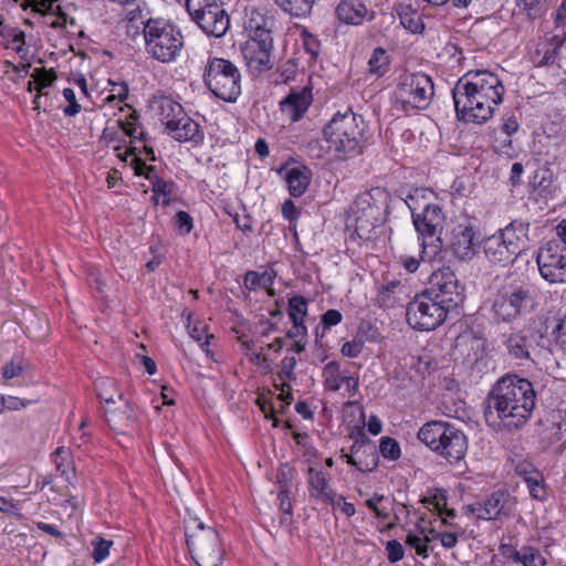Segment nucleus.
<instances>
[{"mask_svg": "<svg viewBox=\"0 0 566 566\" xmlns=\"http://www.w3.org/2000/svg\"><path fill=\"white\" fill-rule=\"evenodd\" d=\"M128 97V86L124 82H113L109 81V88L106 94L102 97V106L103 107H118V109L123 112H127L123 117H119L115 120L107 123L105 128L114 123L120 122L123 126L135 123L137 127H140L136 117L135 111L126 103Z\"/></svg>", "mask_w": 566, "mask_h": 566, "instance_id": "obj_19", "label": "nucleus"}, {"mask_svg": "<svg viewBox=\"0 0 566 566\" xmlns=\"http://www.w3.org/2000/svg\"><path fill=\"white\" fill-rule=\"evenodd\" d=\"M0 512L11 515L19 514V507L12 500L3 497L0 495Z\"/></svg>", "mask_w": 566, "mask_h": 566, "instance_id": "obj_64", "label": "nucleus"}, {"mask_svg": "<svg viewBox=\"0 0 566 566\" xmlns=\"http://www.w3.org/2000/svg\"><path fill=\"white\" fill-rule=\"evenodd\" d=\"M530 495L538 501H545L547 497V491L544 484V480L542 474H537L535 478H528V481H526Z\"/></svg>", "mask_w": 566, "mask_h": 566, "instance_id": "obj_53", "label": "nucleus"}, {"mask_svg": "<svg viewBox=\"0 0 566 566\" xmlns=\"http://www.w3.org/2000/svg\"><path fill=\"white\" fill-rule=\"evenodd\" d=\"M159 119L168 134L178 142L199 143L203 139L200 124L179 103L170 98L161 99Z\"/></svg>", "mask_w": 566, "mask_h": 566, "instance_id": "obj_12", "label": "nucleus"}, {"mask_svg": "<svg viewBox=\"0 0 566 566\" xmlns=\"http://www.w3.org/2000/svg\"><path fill=\"white\" fill-rule=\"evenodd\" d=\"M205 0H185L186 9L191 19L199 25V14L203 12Z\"/></svg>", "mask_w": 566, "mask_h": 566, "instance_id": "obj_62", "label": "nucleus"}, {"mask_svg": "<svg viewBox=\"0 0 566 566\" xmlns=\"http://www.w3.org/2000/svg\"><path fill=\"white\" fill-rule=\"evenodd\" d=\"M364 443L365 441L361 440V441H356L352 448H350V451H352V454H343V458L346 459V462L353 467H355L358 471H361V472H370L373 471L374 469L377 468L378 465V461H377V455L376 453L373 451L371 448L370 449V454H371V460L369 462H363L360 460H357L355 458L354 454L358 453L360 449L364 448Z\"/></svg>", "mask_w": 566, "mask_h": 566, "instance_id": "obj_41", "label": "nucleus"}, {"mask_svg": "<svg viewBox=\"0 0 566 566\" xmlns=\"http://www.w3.org/2000/svg\"><path fill=\"white\" fill-rule=\"evenodd\" d=\"M97 396L105 402V407H113L117 401H122L123 394L117 390L114 379L102 377L95 381Z\"/></svg>", "mask_w": 566, "mask_h": 566, "instance_id": "obj_34", "label": "nucleus"}, {"mask_svg": "<svg viewBox=\"0 0 566 566\" xmlns=\"http://www.w3.org/2000/svg\"><path fill=\"white\" fill-rule=\"evenodd\" d=\"M3 402L6 410L10 411H19L25 409L36 402V400L23 399L15 396H4Z\"/></svg>", "mask_w": 566, "mask_h": 566, "instance_id": "obj_57", "label": "nucleus"}, {"mask_svg": "<svg viewBox=\"0 0 566 566\" xmlns=\"http://www.w3.org/2000/svg\"><path fill=\"white\" fill-rule=\"evenodd\" d=\"M418 439L449 463L464 459L468 451L467 436L446 421L424 423L418 432Z\"/></svg>", "mask_w": 566, "mask_h": 566, "instance_id": "obj_7", "label": "nucleus"}, {"mask_svg": "<svg viewBox=\"0 0 566 566\" xmlns=\"http://www.w3.org/2000/svg\"><path fill=\"white\" fill-rule=\"evenodd\" d=\"M400 24L411 33H419L423 30L424 25L420 14L410 6L399 4L396 8Z\"/></svg>", "mask_w": 566, "mask_h": 566, "instance_id": "obj_36", "label": "nucleus"}, {"mask_svg": "<svg viewBox=\"0 0 566 566\" xmlns=\"http://www.w3.org/2000/svg\"><path fill=\"white\" fill-rule=\"evenodd\" d=\"M420 261L424 262L421 256L418 259L416 256L402 254L399 256V262L403 266V269L409 273H415L420 264Z\"/></svg>", "mask_w": 566, "mask_h": 566, "instance_id": "obj_63", "label": "nucleus"}, {"mask_svg": "<svg viewBox=\"0 0 566 566\" xmlns=\"http://www.w3.org/2000/svg\"><path fill=\"white\" fill-rule=\"evenodd\" d=\"M325 503L329 504L333 510L342 513L346 517H352L356 513L355 505L347 502L344 496L336 495V493L332 495V500H327Z\"/></svg>", "mask_w": 566, "mask_h": 566, "instance_id": "obj_54", "label": "nucleus"}, {"mask_svg": "<svg viewBox=\"0 0 566 566\" xmlns=\"http://www.w3.org/2000/svg\"><path fill=\"white\" fill-rule=\"evenodd\" d=\"M274 3L285 13L304 18L312 11L316 0H273Z\"/></svg>", "mask_w": 566, "mask_h": 566, "instance_id": "obj_37", "label": "nucleus"}, {"mask_svg": "<svg viewBox=\"0 0 566 566\" xmlns=\"http://www.w3.org/2000/svg\"><path fill=\"white\" fill-rule=\"evenodd\" d=\"M271 24V19L258 10L248 12L243 23L248 39H272Z\"/></svg>", "mask_w": 566, "mask_h": 566, "instance_id": "obj_30", "label": "nucleus"}, {"mask_svg": "<svg viewBox=\"0 0 566 566\" xmlns=\"http://www.w3.org/2000/svg\"><path fill=\"white\" fill-rule=\"evenodd\" d=\"M1 39L7 49L12 50L17 55L28 61L31 57L30 45L25 42V34L19 28L12 27L11 29L1 30Z\"/></svg>", "mask_w": 566, "mask_h": 566, "instance_id": "obj_32", "label": "nucleus"}, {"mask_svg": "<svg viewBox=\"0 0 566 566\" xmlns=\"http://www.w3.org/2000/svg\"><path fill=\"white\" fill-rule=\"evenodd\" d=\"M146 53L160 63L176 62L184 50L185 39L179 27L164 18H150L144 23Z\"/></svg>", "mask_w": 566, "mask_h": 566, "instance_id": "obj_6", "label": "nucleus"}, {"mask_svg": "<svg viewBox=\"0 0 566 566\" xmlns=\"http://www.w3.org/2000/svg\"><path fill=\"white\" fill-rule=\"evenodd\" d=\"M241 345L245 350V355L249 359L263 368L264 370H270L273 358L271 357V353L277 354L282 349L283 342L281 338H275L274 342L266 346V352H256L253 349V344L249 340H242Z\"/></svg>", "mask_w": 566, "mask_h": 566, "instance_id": "obj_31", "label": "nucleus"}, {"mask_svg": "<svg viewBox=\"0 0 566 566\" xmlns=\"http://www.w3.org/2000/svg\"><path fill=\"white\" fill-rule=\"evenodd\" d=\"M424 292L450 311L463 300V287L449 268L434 271L430 277V286Z\"/></svg>", "mask_w": 566, "mask_h": 566, "instance_id": "obj_15", "label": "nucleus"}, {"mask_svg": "<svg viewBox=\"0 0 566 566\" xmlns=\"http://www.w3.org/2000/svg\"><path fill=\"white\" fill-rule=\"evenodd\" d=\"M368 65L369 72L375 76L379 77L384 75L389 65V56L387 52L381 48L375 49L369 59Z\"/></svg>", "mask_w": 566, "mask_h": 566, "instance_id": "obj_46", "label": "nucleus"}, {"mask_svg": "<svg viewBox=\"0 0 566 566\" xmlns=\"http://www.w3.org/2000/svg\"><path fill=\"white\" fill-rule=\"evenodd\" d=\"M343 319V315L337 310H328L322 315L321 323L325 329L338 325Z\"/></svg>", "mask_w": 566, "mask_h": 566, "instance_id": "obj_61", "label": "nucleus"}, {"mask_svg": "<svg viewBox=\"0 0 566 566\" xmlns=\"http://www.w3.org/2000/svg\"><path fill=\"white\" fill-rule=\"evenodd\" d=\"M504 92L496 74L486 70L467 72L452 92L458 118L474 124L488 122L503 102Z\"/></svg>", "mask_w": 566, "mask_h": 566, "instance_id": "obj_2", "label": "nucleus"}, {"mask_svg": "<svg viewBox=\"0 0 566 566\" xmlns=\"http://www.w3.org/2000/svg\"><path fill=\"white\" fill-rule=\"evenodd\" d=\"M31 376V365L20 356L12 357L1 367V378L4 385L29 386L32 381H27Z\"/></svg>", "mask_w": 566, "mask_h": 566, "instance_id": "obj_27", "label": "nucleus"}, {"mask_svg": "<svg viewBox=\"0 0 566 566\" xmlns=\"http://www.w3.org/2000/svg\"><path fill=\"white\" fill-rule=\"evenodd\" d=\"M388 500L385 495L374 493L365 501V505L375 514L378 520L385 521L389 517V509L386 505Z\"/></svg>", "mask_w": 566, "mask_h": 566, "instance_id": "obj_47", "label": "nucleus"}, {"mask_svg": "<svg viewBox=\"0 0 566 566\" xmlns=\"http://www.w3.org/2000/svg\"><path fill=\"white\" fill-rule=\"evenodd\" d=\"M501 555L511 563L522 566H546L547 559L543 553L532 545L525 544L514 547L510 544H501L499 547Z\"/></svg>", "mask_w": 566, "mask_h": 566, "instance_id": "obj_25", "label": "nucleus"}, {"mask_svg": "<svg viewBox=\"0 0 566 566\" xmlns=\"http://www.w3.org/2000/svg\"><path fill=\"white\" fill-rule=\"evenodd\" d=\"M515 472L524 479V481H528V478H536L541 472L527 460L518 461L515 465Z\"/></svg>", "mask_w": 566, "mask_h": 566, "instance_id": "obj_60", "label": "nucleus"}, {"mask_svg": "<svg viewBox=\"0 0 566 566\" xmlns=\"http://www.w3.org/2000/svg\"><path fill=\"white\" fill-rule=\"evenodd\" d=\"M272 39H248L242 54L250 72L260 74L271 69Z\"/></svg>", "mask_w": 566, "mask_h": 566, "instance_id": "obj_18", "label": "nucleus"}, {"mask_svg": "<svg viewBox=\"0 0 566 566\" xmlns=\"http://www.w3.org/2000/svg\"><path fill=\"white\" fill-rule=\"evenodd\" d=\"M541 276L551 284L566 282V249L557 241H548L537 254Z\"/></svg>", "mask_w": 566, "mask_h": 566, "instance_id": "obj_17", "label": "nucleus"}, {"mask_svg": "<svg viewBox=\"0 0 566 566\" xmlns=\"http://www.w3.org/2000/svg\"><path fill=\"white\" fill-rule=\"evenodd\" d=\"M536 305L534 292L524 286H516L501 291L493 303V311L497 318L512 321L518 315L530 313Z\"/></svg>", "mask_w": 566, "mask_h": 566, "instance_id": "obj_14", "label": "nucleus"}, {"mask_svg": "<svg viewBox=\"0 0 566 566\" xmlns=\"http://www.w3.org/2000/svg\"><path fill=\"white\" fill-rule=\"evenodd\" d=\"M187 327L189 335L199 343L202 350L208 353L210 339L213 338V336L207 333L206 325L201 322H189Z\"/></svg>", "mask_w": 566, "mask_h": 566, "instance_id": "obj_48", "label": "nucleus"}, {"mask_svg": "<svg viewBox=\"0 0 566 566\" xmlns=\"http://www.w3.org/2000/svg\"><path fill=\"white\" fill-rule=\"evenodd\" d=\"M411 211L412 223L421 245V259L433 262L441 253L442 244L438 237L444 222V213L436 193L428 188H417L405 200Z\"/></svg>", "mask_w": 566, "mask_h": 566, "instance_id": "obj_3", "label": "nucleus"}, {"mask_svg": "<svg viewBox=\"0 0 566 566\" xmlns=\"http://www.w3.org/2000/svg\"><path fill=\"white\" fill-rule=\"evenodd\" d=\"M535 406V392L531 381L517 376L503 377L490 399V409L506 428L523 426Z\"/></svg>", "mask_w": 566, "mask_h": 566, "instance_id": "obj_4", "label": "nucleus"}, {"mask_svg": "<svg viewBox=\"0 0 566 566\" xmlns=\"http://www.w3.org/2000/svg\"><path fill=\"white\" fill-rule=\"evenodd\" d=\"M368 126L363 116L348 109L337 112L323 127L327 151L336 160H347L361 154Z\"/></svg>", "mask_w": 566, "mask_h": 566, "instance_id": "obj_5", "label": "nucleus"}, {"mask_svg": "<svg viewBox=\"0 0 566 566\" xmlns=\"http://www.w3.org/2000/svg\"><path fill=\"white\" fill-rule=\"evenodd\" d=\"M279 175L284 179L291 196H302L312 179L311 170L298 163H287L279 170Z\"/></svg>", "mask_w": 566, "mask_h": 566, "instance_id": "obj_24", "label": "nucleus"}, {"mask_svg": "<svg viewBox=\"0 0 566 566\" xmlns=\"http://www.w3.org/2000/svg\"><path fill=\"white\" fill-rule=\"evenodd\" d=\"M294 469L289 464H282L276 472L275 479L279 485L277 497L281 501V506L284 509L285 502L289 499V493L292 488Z\"/></svg>", "mask_w": 566, "mask_h": 566, "instance_id": "obj_40", "label": "nucleus"}, {"mask_svg": "<svg viewBox=\"0 0 566 566\" xmlns=\"http://www.w3.org/2000/svg\"><path fill=\"white\" fill-rule=\"evenodd\" d=\"M273 280V271H263L262 273L250 271L244 275V287L249 291H270Z\"/></svg>", "mask_w": 566, "mask_h": 566, "instance_id": "obj_39", "label": "nucleus"}, {"mask_svg": "<svg viewBox=\"0 0 566 566\" xmlns=\"http://www.w3.org/2000/svg\"><path fill=\"white\" fill-rule=\"evenodd\" d=\"M323 379L325 388L332 391H338L343 386H346L347 391L352 395L358 388V379L343 375L340 366L336 361H331L324 367Z\"/></svg>", "mask_w": 566, "mask_h": 566, "instance_id": "obj_29", "label": "nucleus"}, {"mask_svg": "<svg viewBox=\"0 0 566 566\" xmlns=\"http://www.w3.org/2000/svg\"><path fill=\"white\" fill-rule=\"evenodd\" d=\"M62 96L66 102V105L62 107L63 114L69 117L76 116L82 111V102L85 97L81 96L73 87L63 88Z\"/></svg>", "mask_w": 566, "mask_h": 566, "instance_id": "obj_44", "label": "nucleus"}, {"mask_svg": "<svg viewBox=\"0 0 566 566\" xmlns=\"http://www.w3.org/2000/svg\"><path fill=\"white\" fill-rule=\"evenodd\" d=\"M93 553L92 557L95 563L104 562L108 556L113 546V541L103 537H96L92 541Z\"/></svg>", "mask_w": 566, "mask_h": 566, "instance_id": "obj_51", "label": "nucleus"}, {"mask_svg": "<svg viewBox=\"0 0 566 566\" xmlns=\"http://www.w3.org/2000/svg\"><path fill=\"white\" fill-rule=\"evenodd\" d=\"M175 226L182 234H188L193 227L191 216L186 211H179L175 216Z\"/></svg>", "mask_w": 566, "mask_h": 566, "instance_id": "obj_59", "label": "nucleus"}, {"mask_svg": "<svg viewBox=\"0 0 566 566\" xmlns=\"http://www.w3.org/2000/svg\"><path fill=\"white\" fill-rule=\"evenodd\" d=\"M313 102L311 85L293 87L289 94L280 102L282 114L291 122H298Z\"/></svg>", "mask_w": 566, "mask_h": 566, "instance_id": "obj_21", "label": "nucleus"}, {"mask_svg": "<svg viewBox=\"0 0 566 566\" xmlns=\"http://www.w3.org/2000/svg\"><path fill=\"white\" fill-rule=\"evenodd\" d=\"M381 208L378 206L370 192H365L355 199L348 217H363V219H380Z\"/></svg>", "mask_w": 566, "mask_h": 566, "instance_id": "obj_33", "label": "nucleus"}, {"mask_svg": "<svg viewBox=\"0 0 566 566\" xmlns=\"http://www.w3.org/2000/svg\"><path fill=\"white\" fill-rule=\"evenodd\" d=\"M364 345V338L361 336H356L352 340L343 344L340 353L346 357L355 358L361 353Z\"/></svg>", "mask_w": 566, "mask_h": 566, "instance_id": "obj_56", "label": "nucleus"}, {"mask_svg": "<svg viewBox=\"0 0 566 566\" xmlns=\"http://www.w3.org/2000/svg\"><path fill=\"white\" fill-rule=\"evenodd\" d=\"M387 558L390 563H397L405 556V549L396 539L388 541L386 544Z\"/></svg>", "mask_w": 566, "mask_h": 566, "instance_id": "obj_58", "label": "nucleus"}, {"mask_svg": "<svg viewBox=\"0 0 566 566\" xmlns=\"http://www.w3.org/2000/svg\"><path fill=\"white\" fill-rule=\"evenodd\" d=\"M339 22L349 25H359L366 20H371L374 14L361 0H342L335 9Z\"/></svg>", "mask_w": 566, "mask_h": 566, "instance_id": "obj_26", "label": "nucleus"}, {"mask_svg": "<svg viewBox=\"0 0 566 566\" xmlns=\"http://www.w3.org/2000/svg\"><path fill=\"white\" fill-rule=\"evenodd\" d=\"M514 502L507 492H493L483 502L471 505V511L478 518L494 520L501 515H507L513 509Z\"/></svg>", "mask_w": 566, "mask_h": 566, "instance_id": "obj_22", "label": "nucleus"}, {"mask_svg": "<svg viewBox=\"0 0 566 566\" xmlns=\"http://www.w3.org/2000/svg\"><path fill=\"white\" fill-rule=\"evenodd\" d=\"M230 25V19L218 0H205L203 12L199 14V27L205 33L220 38L226 34Z\"/></svg>", "mask_w": 566, "mask_h": 566, "instance_id": "obj_20", "label": "nucleus"}, {"mask_svg": "<svg viewBox=\"0 0 566 566\" xmlns=\"http://www.w3.org/2000/svg\"><path fill=\"white\" fill-rule=\"evenodd\" d=\"M306 482L311 497L324 503L332 500L335 491L331 484V474L324 471L316 461L307 463Z\"/></svg>", "mask_w": 566, "mask_h": 566, "instance_id": "obj_23", "label": "nucleus"}, {"mask_svg": "<svg viewBox=\"0 0 566 566\" xmlns=\"http://www.w3.org/2000/svg\"><path fill=\"white\" fill-rule=\"evenodd\" d=\"M509 353L516 359L530 358L528 342L525 336L512 333L506 340Z\"/></svg>", "mask_w": 566, "mask_h": 566, "instance_id": "obj_43", "label": "nucleus"}, {"mask_svg": "<svg viewBox=\"0 0 566 566\" xmlns=\"http://www.w3.org/2000/svg\"><path fill=\"white\" fill-rule=\"evenodd\" d=\"M205 83L214 96L228 103L235 102L241 94L240 71L224 59H209L205 69Z\"/></svg>", "mask_w": 566, "mask_h": 566, "instance_id": "obj_10", "label": "nucleus"}, {"mask_svg": "<svg viewBox=\"0 0 566 566\" xmlns=\"http://www.w3.org/2000/svg\"><path fill=\"white\" fill-rule=\"evenodd\" d=\"M433 83L430 76L423 73L402 75L392 93V103L396 108L406 114L413 111L426 109L433 97Z\"/></svg>", "mask_w": 566, "mask_h": 566, "instance_id": "obj_9", "label": "nucleus"}, {"mask_svg": "<svg viewBox=\"0 0 566 566\" xmlns=\"http://www.w3.org/2000/svg\"><path fill=\"white\" fill-rule=\"evenodd\" d=\"M527 243L528 224L523 221H513L504 229L485 238L482 247L485 258L491 263L507 265L527 249Z\"/></svg>", "mask_w": 566, "mask_h": 566, "instance_id": "obj_8", "label": "nucleus"}, {"mask_svg": "<svg viewBox=\"0 0 566 566\" xmlns=\"http://www.w3.org/2000/svg\"><path fill=\"white\" fill-rule=\"evenodd\" d=\"M379 452L386 460L397 461L401 457L399 443L391 437H382L379 440Z\"/></svg>", "mask_w": 566, "mask_h": 566, "instance_id": "obj_49", "label": "nucleus"}, {"mask_svg": "<svg viewBox=\"0 0 566 566\" xmlns=\"http://www.w3.org/2000/svg\"><path fill=\"white\" fill-rule=\"evenodd\" d=\"M429 543L430 536L422 534H408L406 538V544L416 551V554L422 558H427L429 556Z\"/></svg>", "mask_w": 566, "mask_h": 566, "instance_id": "obj_50", "label": "nucleus"}, {"mask_svg": "<svg viewBox=\"0 0 566 566\" xmlns=\"http://www.w3.org/2000/svg\"><path fill=\"white\" fill-rule=\"evenodd\" d=\"M99 142L134 175L145 177L150 182L156 205L170 203L174 184L159 178L154 167L146 164L147 160H155V154L153 148L147 146L142 127H137L134 122L125 126L120 122L114 123L103 129Z\"/></svg>", "mask_w": 566, "mask_h": 566, "instance_id": "obj_1", "label": "nucleus"}, {"mask_svg": "<svg viewBox=\"0 0 566 566\" xmlns=\"http://www.w3.org/2000/svg\"><path fill=\"white\" fill-rule=\"evenodd\" d=\"M380 223V219L370 220L363 217H348L347 228L353 229L355 235L363 242H367L374 238L376 227Z\"/></svg>", "mask_w": 566, "mask_h": 566, "instance_id": "obj_35", "label": "nucleus"}, {"mask_svg": "<svg viewBox=\"0 0 566 566\" xmlns=\"http://www.w3.org/2000/svg\"><path fill=\"white\" fill-rule=\"evenodd\" d=\"M119 407H105V418L111 428L119 433H126L135 423L132 406L122 399Z\"/></svg>", "mask_w": 566, "mask_h": 566, "instance_id": "obj_28", "label": "nucleus"}, {"mask_svg": "<svg viewBox=\"0 0 566 566\" xmlns=\"http://www.w3.org/2000/svg\"><path fill=\"white\" fill-rule=\"evenodd\" d=\"M195 528L187 526V546L192 559L198 566H219L224 556V551L219 533L201 522L196 523Z\"/></svg>", "mask_w": 566, "mask_h": 566, "instance_id": "obj_11", "label": "nucleus"}, {"mask_svg": "<svg viewBox=\"0 0 566 566\" xmlns=\"http://www.w3.org/2000/svg\"><path fill=\"white\" fill-rule=\"evenodd\" d=\"M450 310L426 292L417 295L407 306L408 324L419 331H433L448 317Z\"/></svg>", "mask_w": 566, "mask_h": 566, "instance_id": "obj_13", "label": "nucleus"}, {"mask_svg": "<svg viewBox=\"0 0 566 566\" xmlns=\"http://www.w3.org/2000/svg\"><path fill=\"white\" fill-rule=\"evenodd\" d=\"M292 400L291 394L287 391L285 392L284 389L282 390V394H280L275 400L271 403L266 401L259 400V406L261 411L263 412L265 418L273 419V426H277V419L274 418V412L280 409L283 410L286 405H290Z\"/></svg>", "mask_w": 566, "mask_h": 566, "instance_id": "obj_42", "label": "nucleus"}, {"mask_svg": "<svg viewBox=\"0 0 566 566\" xmlns=\"http://www.w3.org/2000/svg\"><path fill=\"white\" fill-rule=\"evenodd\" d=\"M475 219L468 214H459L452 221L450 230V248L460 260H471L476 253Z\"/></svg>", "mask_w": 566, "mask_h": 566, "instance_id": "obj_16", "label": "nucleus"}, {"mask_svg": "<svg viewBox=\"0 0 566 566\" xmlns=\"http://www.w3.org/2000/svg\"><path fill=\"white\" fill-rule=\"evenodd\" d=\"M430 534H433L434 538H439L442 547L446 549H450L455 547L459 541V531L450 530V531H439L433 527L430 528Z\"/></svg>", "mask_w": 566, "mask_h": 566, "instance_id": "obj_52", "label": "nucleus"}, {"mask_svg": "<svg viewBox=\"0 0 566 566\" xmlns=\"http://www.w3.org/2000/svg\"><path fill=\"white\" fill-rule=\"evenodd\" d=\"M307 314V302L303 296H293L289 301V316L294 327H304V318Z\"/></svg>", "mask_w": 566, "mask_h": 566, "instance_id": "obj_45", "label": "nucleus"}, {"mask_svg": "<svg viewBox=\"0 0 566 566\" xmlns=\"http://www.w3.org/2000/svg\"><path fill=\"white\" fill-rule=\"evenodd\" d=\"M552 337L555 345L563 352H566V316L559 318L552 331Z\"/></svg>", "mask_w": 566, "mask_h": 566, "instance_id": "obj_55", "label": "nucleus"}, {"mask_svg": "<svg viewBox=\"0 0 566 566\" xmlns=\"http://www.w3.org/2000/svg\"><path fill=\"white\" fill-rule=\"evenodd\" d=\"M32 78L35 80V91L36 95L33 99L34 109H40L42 107L41 98L48 94V88L55 81L56 76L53 72H48L45 70H35L32 74Z\"/></svg>", "mask_w": 566, "mask_h": 566, "instance_id": "obj_38", "label": "nucleus"}]
</instances>
